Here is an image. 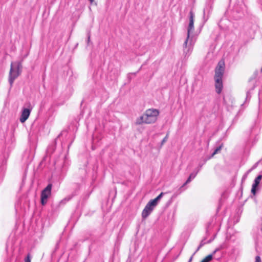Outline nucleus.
Returning a JSON list of instances; mask_svg holds the SVG:
<instances>
[{"label": "nucleus", "mask_w": 262, "mask_h": 262, "mask_svg": "<svg viewBox=\"0 0 262 262\" xmlns=\"http://www.w3.org/2000/svg\"><path fill=\"white\" fill-rule=\"evenodd\" d=\"M194 13L191 10L189 12V25L187 28V37L183 43V52L185 57H189L192 53L196 41V37L192 35L194 30Z\"/></svg>", "instance_id": "obj_1"}, {"label": "nucleus", "mask_w": 262, "mask_h": 262, "mask_svg": "<svg viewBox=\"0 0 262 262\" xmlns=\"http://www.w3.org/2000/svg\"><path fill=\"white\" fill-rule=\"evenodd\" d=\"M159 115V111L155 108H149L145 111L144 113L136 120V125L142 124L154 123L157 120Z\"/></svg>", "instance_id": "obj_2"}, {"label": "nucleus", "mask_w": 262, "mask_h": 262, "mask_svg": "<svg viewBox=\"0 0 262 262\" xmlns=\"http://www.w3.org/2000/svg\"><path fill=\"white\" fill-rule=\"evenodd\" d=\"M225 71V63L223 61H220L215 69V91L217 94H220L223 89V77Z\"/></svg>", "instance_id": "obj_3"}, {"label": "nucleus", "mask_w": 262, "mask_h": 262, "mask_svg": "<svg viewBox=\"0 0 262 262\" xmlns=\"http://www.w3.org/2000/svg\"><path fill=\"white\" fill-rule=\"evenodd\" d=\"M23 60L19 61L12 62L11 63L10 69L9 74V82L11 88L14 81L21 74L22 72Z\"/></svg>", "instance_id": "obj_4"}, {"label": "nucleus", "mask_w": 262, "mask_h": 262, "mask_svg": "<svg viewBox=\"0 0 262 262\" xmlns=\"http://www.w3.org/2000/svg\"><path fill=\"white\" fill-rule=\"evenodd\" d=\"M164 194L163 192H161L155 199L151 200L148 202L142 212V217L143 219L147 218L148 215L153 211L154 208L158 205V202L162 198Z\"/></svg>", "instance_id": "obj_5"}, {"label": "nucleus", "mask_w": 262, "mask_h": 262, "mask_svg": "<svg viewBox=\"0 0 262 262\" xmlns=\"http://www.w3.org/2000/svg\"><path fill=\"white\" fill-rule=\"evenodd\" d=\"M52 187V185L51 184H49L41 191V203L42 205H44L47 203L48 198L51 195Z\"/></svg>", "instance_id": "obj_6"}, {"label": "nucleus", "mask_w": 262, "mask_h": 262, "mask_svg": "<svg viewBox=\"0 0 262 262\" xmlns=\"http://www.w3.org/2000/svg\"><path fill=\"white\" fill-rule=\"evenodd\" d=\"M32 110V107L30 103L28 104V108H23L19 120L21 123L25 122L30 116L31 111Z\"/></svg>", "instance_id": "obj_7"}, {"label": "nucleus", "mask_w": 262, "mask_h": 262, "mask_svg": "<svg viewBox=\"0 0 262 262\" xmlns=\"http://www.w3.org/2000/svg\"><path fill=\"white\" fill-rule=\"evenodd\" d=\"M199 169H197V170L195 171V172H193L192 173H191L189 178H188V179L187 180V181H186V182L183 184V185L182 186V187H183L185 185H186L187 184L189 183L192 179H193L196 176V174H198V173L199 172Z\"/></svg>", "instance_id": "obj_8"}, {"label": "nucleus", "mask_w": 262, "mask_h": 262, "mask_svg": "<svg viewBox=\"0 0 262 262\" xmlns=\"http://www.w3.org/2000/svg\"><path fill=\"white\" fill-rule=\"evenodd\" d=\"M214 224V219L213 218L211 219L206 225L207 232H209V231L212 228Z\"/></svg>", "instance_id": "obj_9"}, {"label": "nucleus", "mask_w": 262, "mask_h": 262, "mask_svg": "<svg viewBox=\"0 0 262 262\" xmlns=\"http://www.w3.org/2000/svg\"><path fill=\"white\" fill-rule=\"evenodd\" d=\"M258 185V184L257 183H256L255 182H254V183L252 185V189H251V193L253 195H255L256 194V188H257Z\"/></svg>", "instance_id": "obj_10"}, {"label": "nucleus", "mask_w": 262, "mask_h": 262, "mask_svg": "<svg viewBox=\"0 0 262 262\" xmlns=\"http://www.w3.org/2000/svg\"><path fill=\"white\" fill-rule=\"evenodd\" d=\"M222 147H223V144H222L220 146H219V147H216V149L214 150V151L212 154L210 158L213 157L215 154L219 153L222 149Z\"/></svg>", "instance_id": "obj_11"}, {"label": "nucleus", "mask_w": 262, "mask_h": 262, "mask_svg": "<svg viewBox=\"0 0 262 262\" xmlns=\"http://www.w3.org/2000/svg\"><path fill=\"white\" fill-rule=\"evenodd\" d=\"M213 257V254H209L205 257L201 262H209L211 261Z\"/></svg>", "instance_id": "obj_12"}, {"label": "nucleus", "mask_w": 262, "mask_h": 262, "mask_svg": "<svg viewBox=\"0 0 262 262\" xmlns=\"http://www.w3.org/2000/svg\"><path fill=\"white\" fill-rule=\"evenodd\" d=\"M205 244L206 243L204 242V240H202L201 242L200 245L199 246L195 251L194 252L193 255H194L200 250V249L202 248Z\"/></svg>", "instance_id": "obj_13"}, {"label": "nucleus", "mask_w": 262, "mask_h": 262, "mask_svg": "<svg viewBox=\"0 0 262 262\" xmlns=\"http://www.w3.org/2000/svg\"><path fill=\"white\" fill-rule=\"evenodd\" d=\"M168 137V134H167L166 136L163 138V139L161 141V146H162L167 141Z\"/></svg>", "instance_id": "obj_14"}, {"label": "nucleus", "mask_w": 262, "mask_h": 262, "mask_svg": "<svg viewBox=\"0 0 262 262\" xmlns=\"http://www.w3.org/2000/svg\"><path fill=\"white\" fill-rule=\"evenodd\" d=\"M25 262H31V257L30 254H28L27 257L25 259Z\"/></svg>", "instance_id": "obj_15"}, {"label": "nucleus", "mask_w": 262, "mask_h": 262, "mask_svg": "<svg viewBox=\"0 0 262 262\" xmlns=\"http://www.w3.org/2000/svg\"><path fill=\"white\" fill-rule=\"evenodd\" d=\"M257 164H258V163H255V164L253 165V166L252 167V168L249 170V171L247 172V174H248L249 172H251L253 169H254V168H256V167L257 166Z\"/></svg>", "instance_id": "obj_16"}, {"label": "nucleus", "mask_w": 262, "mask_h": 262, "mask_svg": "<svg viewBox=\"0 0 262 262\" xmlns=\"http://www.w3.org/2000/svg\"><path fill=\"white\" fill-rule=\"evenodd\" d=\"M255 262H261L260 256H256L255 257Z\"/></svg>", "instance_id": "obj_17"}, {"label": "nucleus", "mask_w": 262, "mask_h": 262, "mask_svg": "<svg viewBox=\"0 0 262 262\" xmlns=\"http://www.w3.org/2000/svg\"><path fill=\"white\" fill-rule=\"evenodd\" d=\"M262 179V175H258L255 179L260 182Z\"/></svg>", "instance_id": "obj_18"}, {"label": "nucleus", "mask_w": 262, "mask_h": 262, "mask_svg": "<svg viewBox=\"0 0 262 262\" xmlns=\"http://www.w3.org/2000/svg\"><path fill=\"white\" fill-rule=\"evenodd\" d=\"M219 250V249L217 248L213 252V253L212 254H213V255L217 251Z\"/></svg>", "instance_id": "obj_19"}, {"label": "nucleus", "mask_w": 262, "mask_h": 262, "mask_svg": "<svg viewBox=\"0 0 262 262\" xmlns=\"http://www.w3.org/2000/svg\"><path fill=\"white\" fill-rule=\"evenodd\" d=\"M219 250V249L217 248L213 252V253L212 254H213V255L217 251Z\"/></svg>", "instance_id": "obj_20"}, {"label": "nucleus", "mask_w": 262, "mask_h": 262, "mask_svg": "<svg viewBox=\"0 0 262 262\" xmlns=\"http://www.w3.org/2000/svg\"><path fill=\"white\" fill-rule=\"evenodd\" d=\"M193 255H193V254H192V256L190 257V258H189L188 262H191V260H192V258H193Z\"/></svg>", "instance_id": "obj_21"}, {"label": "nucleus", "mask_w": 262, "mask_h": 262, "mask_svg": "<svg viewBox=\"0 0 262 262\" xmlns=\"http://www.w3.org/2000/svg\"><path fill=\"white\" fill-rule=\"evenodd\" d=\"M254 182H255L256 183H257L258 185H259V183H260V182H259V181H258L256 180V179H255V180H254Z\"/></svg>", "instance_id": "obj_22"}, {"label": "nucleus", "mask_w": 262, "mask_h": 262, "mask_svg": "<svg viewBox=\"0 0 262 262\" xmlns=\"http://www.w3.org/2000/svg\"><path fill=\"white\" fill-rule=\"evenodd\" d=\"M203 164H199V167L198 168V169H199V170H200V169L201 168Z\"/></svg>", "instance_id": "obj_23"}, {"label": "nucleus", "mask_w": 262, "mask_h": 262, "mask_svg": "<svg viewBox=\"0 0 262 262\" xmlns=\"http://www.w3.org/2000/svg\"><path fill=\"white\" fill-rule=\"evenodd\" d=\"M247 174H246L245 176H244V177H243V179H246V177H247Z\"/></svg>", "instance_id": "obj_24"}, {"label": "nucleus", "mask_w": 262, "mask_h": 262, "mask_svg": "<svg viewBox=\"0 0 262 262\" xmlns=\"http://www.w3.org/2000/svg\"><path fill=\"white\" fill-rule=\"evenodd\" d=\"M90 36H89L88 38V42L90 41Z\"/></svg>", "instance_id": "obj_25"}, {"label": "nucleus", "mask_w": 262, "mask_h": 262, "mask_svg": "<svg viewBox=\"0 0 262 262\" xmlns=\"http://www.w3.org/2000/svg\"><path fill=\"white\" fill-rule=\"evenodd\" d=\"M91 3H92L94 2V0H89Z\"/></svg>", "instance_id": "obj_26"}, {"label": "nucleus", "mask_w": 262, "mask_h": 262, "mask_svg": "<svg viewBox=\"0 0 262 262\" xmlns=\"http://www.w3.org/2000/svg\"><path fill=\"white\" fill-rule=\"evenodd\" d=\"M203 13H204V15H205V10H204V11H203Z\"/></svg>", "instance_id": "obj_27"}, {"label": "nucleus", "mask_w": 262, "mask_h": 262, "mask_svg": "<svg viewBox=\"0 0 262 262\" xmlns=\"http://www.w3.org/2000/svg\"><path fill=\"white\" fill-rule=\"evenodd\" d=\"M211 240H210V241H209L208 242V243H210V242H211Z\"/></svg>", "instance_id": "obj_28"}, {"label": "nucleus", "mask_w": 262, "mask_h": 262, "mask_svg": "<svg viewBox=\"0 0 262 262\" xmlns=\"http://www.w3.org/2000/svg\"><path fill=\"white\" fill-rule=\"evenodd\" d=\"M248 93H249V92H247V96H248Z\"/></svg>", "instance_id": "obj_29"}]
</instances>
